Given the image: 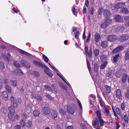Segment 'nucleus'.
<instances>
[{
  "mask_svg": "<svg viewBox=\"0 0 129 129\" xmlns=\"http://www.w3.org/2000/svg\"><path fill=\"white\" fill-rule=\"evenodd\" d=\"M20 124L22 126H23L26 125L25 121L23 119H22L20 122Z\"/></svg>",
  "mask_w": 129,
  "mask_h": 129,
  "instance_id": "nucleus-41",
  "label": "nucleus"
},
{
  "mask_svg": "<svg viewBox=\"0 0 129 129\" xmlns=\"http://www.w3.org/2000/svg\"><path fill=\"white\" fill-rule=\"evenodd\" d=\"M67 110L68 112L71 114H73L74 112L73 109L69 106H68L67 107Z\"/></svg>",
  "mask_w": 129,
  "mask_h": 129,
  "instance_id": "nucleus-18",
  "label": "nucleus"
},
{
  "mask_svg": "<svg viewBox=\"0 0 129 129\" xmlns=\"http://www.w3.org/2000/svg\"><path fill=\"white\" fill-rule=\"evenodd\" d=\"M77 103L78 104L79 108L81 109H82V106L80 101L79 100H77Z\"/></svg>",
  "mask_w": 129,
  "mask_h": 129,
  "instance_id": "nucleus-55",
  "label": "nucleus"
},
{
  "mask_svg": "<svg viewBox=\"0 0 129 129\" xmlns=\"http://www.w3.org/2000/svg\"><path fill=\"white\" fill-rule=\"evenodd\" d=\"M103 14L104 16L106 18L110 16V12L109 11L107 10H104Z\"/></svg>",
  "mask_w": 129,
  "mask_h": 129,
  "instance_id": "nucleus-13",
  "label": "nucleus"
},
{
  "mask_svg": "<svg viewBox=\"0 0 129 129\" xmlns=\"http://www.w3.org/2000/svg\"><path fill=\"white\" fill-rule=\"evenodd\" d=\"M93 125L94 126H95L96 125H99V122L97 118H95L93 122Z\"/></svg>",
  "mask_w": 129,
  "mask_h": 129,
  "instance_id": "nucleus-20",
  "label": "nucleus"
},
{
  "mask_svg": "<svg viewBox=\"0 0 129 129\" xmlns=\"http://www.w3.org/2000/svg\"><path fill=\"white\" fill-rule=\"evenodd\" d=\"M0 68L2 69H4L5 68V66L2 62L0 61Z\"/></svg>",
  "mask_w": 129,
  "mask_h": 129,
  "instance_id": "nucleus-52",
  "label": "nucleus"
},
{
  "mask_svg": "<svg viewBox=\"0 0 129 129\" xmlns=\"http://www.w3.org/2000/svg\"><path fill=\"white\" fill-rule=\"evenodd\" d=\"M12 104H13V106L14 107H17V101L14 102Z\"/></svg>",
  "mask_w": 129,
  "mask_h": 129,
  "instance_id": "nucleus-58",
  "label": "nucleus"
},
{
  "mask_svg": "<svg viewBox=\"0 0 129 129\" xmlns=\"http://www.w3.org/2000/svg\"><path fill=\"white\" fill-rule=\"evenodd\" d=\"M45 89L47 90L50 91H52V88L49 85H45L44 86Z\"/></svg>",
  "mask_w": 129,
  "mask_h": 129,
  "instance_id": "nucleus-31",
  "label": "nucleus"
},
{
  "mask_svg": "<svg viewBox=\"0 0 129 129\" xmlns=\"http://www.w3.org/2000/svg\"><path fill=\"white\" fill-rule=\"evenodd\" d=\"M112 71L111 70H110L109 71V72L107 74V76L108 77H110L112 75Z\"/></svg>",
  "mask_w": 129,
  "mask_h": 129,
  "instance_id": "nucleus-57",
  "label": "nucleus"
},
{
  "mask_svg": "<svg viewBox=\"0 0 129 129\" xmlns=\"http://www.w3.org/2000/svg\"><path fill=\"white\" fill-rule=\"evenodd\" d=\"M51 116L53 119L55 120L57 117V112L55 111H53L51 113Z\"/></svg>",
  "mask_w": 129,
  "mask_h": 129,
  "instance_id": "nucleus-16",
  "label": "nucleus"
},
{
  "mask_svg": "<svg viewBox=\"0 0 129 129\" xmlns=\"http://www.w3.org/2000/svg\"><path fill=\"white\" fill-rule=\"evenodd\" d=\"M16 74L18 75L22 76L23 74V73L20 69L15 70L14 71Z\"/></svg>",
  "mask_w": 129,
  "mask_h": 129,
  "instance_id": "nucleus-11",
  "label": "nucleus"
},
{
  "mask_svg": "<svg viewBox=\"0 0 129 129\" xmlns=\"http://www.w3.org/2000/svg\"><path fill=\"white\" fill-rule=\"evenodd\" d=\"M126 97L128 99H129V90L126 91L125 94Z\"/></svg>",
  "mask_w": 129,
  "mask_h": 129,
  "instance_id": "nucleus-60",
  "label": "nucleus"
},
{
  "mask_svg": "<svg viewBox=\"0 0 129 129\" xmlns=\"http://www.w3.org/2000/svg\"><path fill=\"white\" fill-rule=\"evenodd\" d=\"M95 113L98 119H99L102 118L101 113L100 111L98 110Z\"/></svg>",
  "mask_w": 129,
  "mask_h": 129,
  "instance_id": "nucleus-28",
  "label": "nucleus"
},
{
  "mask_svg": "<svg viewBox=\"0 0 129 129\" xmlns=\"http://www.w3.org/2000/svg\"><path fill=\"white\" fill-rule=\"evenodd\" d=\"M10 100L12 103L14 102H15L17 101L16 99L13 96H11V97Z\"/></svg>",
  "mask_w": 129,
  "mask_h": 129,
  "instance_id": "nucleus-42",
  "label": "nucleus"
},
{
  "mask_svg": "<svg viewBox=\"0 0 129 129\" xmlns=\"http://www.w3.org/2000/svg\"><path fill=\"white\" fill-rule=\"evenodd\" d=\"M43 57L45 61L46 62H48V61L49 59L48 58L44 55L43 54Z\"/></svg>",
  "mask_w": 129,
  "mask_h": 129,
  "instance_id": "nucleus-54",
  "label": "nucleus"
},
{
  "mask_svg": "<svg viewBox=\"0 0 129 129\" xmlns=\"http://www.w3.org/2000/svg\"><path fill=\"white\" fill-rule=\"evenodd\" d=\"M117 39V37L115 35H111L108 36L107 37V40L110 42H114Z\"/></svg>",
  "mask_w": 129,
  "mask_h": 129,
  "instance_id": "nucleus-3",
  "label": "nucleus"
},
{
  "mask_svg": "<svg viewBox=\"0 0 129 129\" xmlns=\"http://www.w3.org/2000/svg\"><path fill=\"white\" fill-rule=\"evenodd\" d=\"M10 83L11 85L14 86H15L17 85V82L16 81H10Z\"/></svg>",
  "mask_w": 129,
  "mask_h": 129,
  "instance_id": "nucleus-39",
  "label": "nucleus"
},
{
  "mask_svg": "<svg viewBox=\"0 0 129 129\" xmlns=\"http://www.w3.org/2000/svg\"><path fill=\"white\" fill-rule=\"evenodd\" d=\"M19 51L23 55L25 54V55L29 57H31L32 56L30 54L20 49L19 50Z\"/></svg>",
  "mask_w": 129,
  "mask_h": 129,
  "instance_id": "nucleus-17",
  "label": "nucleus"
},
{
  "mask_svg": "<svg viewBox=\"0 0 129 129\" xmlns=\"http://www.w3.org/2000/svg\"><path fill=\"white\" fill-rule=\"evenodd\" d=\"M88 56L90 58L91 56H92V51L91 49H90V50L89 52L88 53Z\"/></svg>",
  "mask_w": 129,
  "mask_h": 129,
  "instance_id": "nucleus-59",
  "label": "nucleus"
},
{
  "mask_svg": "<svg viewBox=\"0 0 129 129\" xmlns=\"http://www.w3.org/2000/svg\"><path fill=\"white\" fill-rule=\"evenodd\" d=\"M59 111L61 115H65L66 114V112L61 109L59 110Z\"/></svg>",
  "mask_w": 129,
  "mask_h": 129,
  "instance_id": "nucleus-48",
  "label": "nucleus"
},
{
  "mask_svg": "<svg viewBox=\"0 0 129 129\" xmlns=\"http://www.w3.org/2000/svg\"><path fill=\"white\" fill-rule=\"evenodd\" d=\"M120 11L121 12L123 13H128V11L126 8H123L121 9Z\"/></svg>",
  "mask_w": 129,
  "mask_h": 129,
  "instance_id": "nucleus-26",
  "label": "nucleus"
},
{
  "mask_svg": "<svg viewBox=\"0 0 129 129\" xmlns=\"http://www.w3.org/2000/svg\"><path fill=\"white\" fill-rule=\"evenodd\" d=\"M6 89L9 92H11V87L9 85H7L5 86Z\"/></svg>",
  "mask_w": 129,
  "mask_h": 129,
  "instance_id": "nucleus-33",
  "label": "nucleus"
},
{
  "mask_svg": "<svg viewBox=\"0 0 129 129\" xmlns=\"http://www.w3.org/2000/svg\"><path fill=\"white\" fill-rule=\"evenodd\" d=\"M86 61H87V67H88V69L89 70V71H90L91 70V69L90 67L89 62V60L87 59L86 60Z\"/></svg>",
  "mask_w": 129,
  "mask_h": 129,
  "instance_id": "nucleus-49",
  "label": "nucleus"
},
{
  "mask_svg": "<svg viewBox=\"0 0 129 129\" xmlns=\"http://www.w3.org/2000/svg\"><path fill=\"white\" fill-rule=\"evenodd\" d=\"M33 74L35 76L37 77H38L39 76V73L37 71H34L33 73Z\"/></svg>",
  "mask_w": 129,
  "mask_h": 129,
  "instance_id": "nucleus-61",
  "label": "nucleus"
},
{
  "mask_svg": "<svg viewBox=\"0 0 129 129\" xmlns=\"http://www.w3.org/2000/svg\"><path fill=\"white\" fill-rule=\"evenodd\" d=\"M79 31H77L75 33V38L76 39H78L79 38Z\"/></svg>",
  "mask_w": 129,
  "mask_h": 129,
  "instance_id": "nucleus-51",
  "label": "nucleus"
},
{
  "mask_svg": "<svg viewBox=\"0 0 129 129\" xmlns=\"http://www.w3.org/2000/svg\"><path fill=\"white\" fill-rule=\"evenodd\" d=\"M26 126L27 127H29L32 125V123L31 121L28 120L26 123Z\"/></svg>",
  "mask_w": 129,
  "mask_h": 129,
  "instance_id": "nucleus-34",
  "label": "nucleus"
},
{
  "mask_svg": "<svg viewBox=\"0 0 129 129\" xmlns=\"http://www.w3.org/2000/svg\"><path fill=\"white\" fill-rule=\"evenodd\" d=\"M115 20L118 22H121L123 21V19L120 15H116L115 17Z\"/></svg>",
  "mask_w": 129,
  "mask_h": 129,
  "instance_id": "nucleus-12",
  "label": "nucleus"
},
{
  "mask_svg": "<svg viewBox=\"0 0 129 129\" xmlns=\"http://www.w3.org/2000/svg\"><path fill=\"white\" fill-rule=\"evenodd\" d=\"M108 42L106 41H102L101 43V46L102 47H105L107 46Z\"/></svg>",
  "mask_w": 129,
  "mask_h": 129,
  "instance_id": "nucleus-27",
  "label": "nucleus"
},
{
  "mask_svg": "<svg viewBox=\"0 0 129 129\" xmlns=\"http://www.w3.org/2000/svg\"><path fill=\"white\" fill-rule=\"evenodd\" d=\"M26 109L27 110V112H30L31 111V107L30 104H28L26 106Z\"/></svg>",
  "mask_w": 129,
  "mask_h": 129,
  "instance_id": "nucleus-32",
  "label": "nucleus"
},
{
  "mask_svg": "<svg viewBox=\"0 0 129 129\" xmlns=\"http://www.w3.org/2000/svg\"><path fill=\"white\" fill-rule=\"evenodd\" d=\"M1 111L3 113L5 114L6 113L7 111V109L6 108L4 107H3L2 108Z\"/></svg>",
  "mask_w": 129,
  "mask_h": 129,
  "instance_id": "nucleus-47",
  "label": "nucleus"
},
{
  "mask_svg": "<svg viewBox=\"0 0 129 129\" xmlns=\"http://www.w3.org/2000/svg\"><path fill=\"white\" fill-rule=\"evenodd\" d=\"M99 120L100 122V123L101 126H103L105 124V122L103 120V119H102V118H100L99 119Z\"/></svg>",
  "mask_w": 129,
  "mask_h": 129,
  "instance_id": "nucleus-40",
  "label": "nucleus"
},
{
  "mask_svg": "<svg viewBox=\"0 0 129 129\" xmlns=\"http://www.w3.org/2000/svg\"><path fill=\"white\" fill-rule=\"evenodd\" d=\"M128 38V35H123L120 36L119 40L120 42H124L126 41Z\"/></svg>",
  "mask_w": 129,
  "mask_h": 129,
  "instance_id": "nucleus-6",
  "label": "nucleus"
},
{
  "mask_svg": "<svg viewBox=\"0 0 129 129\" xmlns=\"http://www.w3.org/2000/svg\"><path fill=\"white\" fill-rule=\"evenodd\" d=\"M21 63L22 66L25 67L26 66L27 62L25 60H23L21 61Z\"/></svg>",
  "mask_w": 129,
  "mask_h": 129,
  "instance_id": "nucleus-53",
  "label": "nucleus"
},
{
  "mask_svg": "<svg viewBox=\"0 0 129 129\" xmlns=\"http://www.w3.org/2000/svg\"><path fill=\"white\" fill-rule=\"evenodd\" d=\"M121 74L120 70H118L117 71L115 74V75L117 77H119Z\"/></svg>",
  "mask_w": 129,
  "mask_h": 129,
  "instance_id": "nucleus-43",
  "label": "nucleus"
},
{
  "mask_svg": "<svg viewBox=\"0 0 129 129\" xmlns=\"http://www.w3.org/2000/svg\"><path fill=\"white\" fill-rule=\"evenodd\" d=\"M13 65L14 66L17 68L19 67H20V64L16 61H15L13 62Z\"/></svg>",
  "mask_w": 129,
  "mask_h": 129,
  "instance_id": "nucleus-44",
  "label": "nucleus"
},
{
  "mask_svg": "<svg viewBox=\"0 0 129 129\" xmlns=\"http://www.w3.org/2000/svg\"><path fill=\"white\" fill-rule=\"evenodd\" d=\"M2 98L5 101H7L8 100V95L6 91L3 92L2 93Z\"/></svg>",
  "mask_w": 129,
  "mask_h": 129,
  "instance_id": "nucleus-9",
  "label": "nucleus"
},
{
  "mask_svg": "<svg viewBox=\"0 0 129 129\" xmlns=\"http://www.w3.org/2000/svg\"><path fill=\"white\" fill-rule=\"evenodd\" d=\"M99 51L98 49H95L93 50V53L94 55L95 56H97L99 55Z\"/></svg>",
  "mask_w": 129,
  "mask_h": 129,
  "instance_id": "nucleus-29",
  "label": "nucleus"
},
{
  "mask_svg": "<svg viewBox=\"0 0 129 129\" xmlns=\"http://www.w3.org/2000/svg\"><path fill=\"white\" fill-rule=\"evenodd\" d=\"M125 59L126 60L129 59V49H128L126 52L125 56Z\"/></svg>",
  "mask_w": 129,
  "mask_h": 129,
  "instance_id": "nucleus-19",
  "label": "nucleus"
},
{
  "mask_svg": "<svg viewBox=\"0 0 129 129\" xmlns=\"http://www.w3.org/2000/svg\"><path fill=\"white\" fill-rule=\"evenodd\" d=\"M33 115L35 117L38 116L40 114V112L38 110H35L33 112Z\"/></svg>",
  "mask_w": 129,
  "mask_h": 129,
  "instance_id": "nucleus-23",
  "label": "nucleus"
},
{
  "mask_svg": "<svg viewBox=\"0 0 129 129\" xmlns=\"http://www.w3.org/2000/svg\"><path fill=\"white\" fill-rule=\"evenodd\" d=\"M124 103H122L121 105V109L123 110H124Z\"/></svg>",
  "mask_w": 129,
  "mask_h": 129,
  "instance_id": "nucleus-64",
  "label": "nucleus"
},
{
  "mask_svg": "<svg viewBox=\"0 0 129 129\" xmlns=\"http://www.w3.org/2000/svg\"><path fill=\"white\" fill-rule=\"evenodd\" d=\"M107 64V62L105 61L101 65V68L102 69H104L106 67V66Z\"/></svg>",
  "mask_w": 129,
  "mask_h": 129,
  "instance_id": "nucleus-37",
  "label": "nucleus"
},
{
  "mask_svg": "<svg viewBox=\"0 0 129 129\" xmlns=\"http://www.w3.org/2000/svg\"><path fill=\"white\" fill-rule=\"evenodd\" d=\"M127 77V75L124 74L122 76V81L123 83L125 82L126 80Z\"/></svg>",
  "mask_w": 129,
  "mask_h": 129,
  "instance_id": "nucleus-21",
  "label": "nucleus"
},
{
  "mask_svg": "<svg viewBox=\"0 0 129 129\" xmlns=\"http://www.w3.org/2000/svg\"><path fill=\"white\" fill-rule=\"evenodd\" d=\"M115 110L117 114L120 117H122L123 116V114L121 112L119 109L118 107H116V108Z\"/></svg>",
  "mask_w": 129,
  "mask_h": 129,
  "instance_id": "nucleus-22",
  "label": "nucleus"
},
{
  "mask_svg": "<svg viewBox=\"0 0 129 129\" xmlns=\"http://www.w3.org/2000/svg\"><path fill=\"white\" fill-rule=\"evenodd\" d=\"M42 111L43 113L45 115L48 114L50 112L49 108L47 107H43Z\"/></svg>",
  "mask_w": 129,
  "mask_h": 129,
  "instance_id": "nucleus-5",
  "label": "nucleus"
},
{
  "mask_svg": "<svg viewBox=\"0 0 129 129\" xmlns=\"http://www.w3.org/2000/svg\"><path fill=\"white\" fill-rule=\"evenodd\" d=\"M80 125L83 129H87L86 126L83 124L82 123Z\"/></svg>",
  "mask_w": 129,
  "mask_h": 129,
  "instance_id": "nucleus-62",
  "label": "nucleus"
},
{
  "mask_svg": "<svg viewBox=\"0 0 129 129\" xmlns=\"http://www.w3.org/2000/svg\"><path fill=\"white\" fill-rule=\"evenodd\" d=\"M105 88H106V93H109L111 92L110 87L107 85L105 86Z\"/></svg>",
  "mask_w": 129,
  "mask_h": 129,
  "instance_id": "nucleus-25",
  "label": "nucleus"
},
{
  "mask_svg": "<svg viewBox=\"0 0 129 129\" xmlns=\"http://www.w3.org/2000/svg\"><path fill=\"white\" fill-rule=\"evenodd\" d=\"M94 37V40L96 43L99 42L101 39V37L100 35L98 33H96L95 34Z\"/></svg>",
  "mask_w": 129,
  "mask_h": 129,
  "instance_id": "nucleus-7",
  "label": "nucleus"
},
{
  "mask_svg": "<svg viewBox=\"0 0 129 129\" xmlns=\"http://www.w3.org/2000/svg\"><path fill=\"white\" fill-rule=\"evenodd\" d=\"M123 49V47L122 46H120L114 49L112 51V53H113L118 52L122 51Z\"/></svg>",
  "mask_w": 129,
  "mask_h": 129,
  "instance_id": "nucleus-8",
  "label": "nucleus"
},
{
  "mask_svg": "<svg viewBox=\"0 0 129 129\" xmlns=\"http://www.w3.org/2000/svg\"><path fill=\"white\" fill-rule=\"evenodd\" d=\"M37 101L39 102H40L42 101V96H36V98Z\"/></svg>",
  "mask_w": 129,
  "mask_h": 129,
  "instance_id": "nucleus-50",
  "label": "nucleus"
},
{
  "mask_svg": "<svg viewBox=\"0 0 129 129\" xmlns=\"http://www.w3.org/2000/svg\"><path fill=\"white\" fill-rule=\"evenodd\" d=\"M99 101L100 103L101 106H105V103L102 99L100 98H99Z\"/></svg>",
  "mask_w": 129,
  "mask_h": 129,
  "instance_id": "nucleus-38",
  "label": "nucleus"
},
{
  "mask_svg": "<svg viewBox=\"0 0 129 129\" xmlns=\"http://www.w3.org/2000/svg\"><path fill=\"white\" fill-rule=\"evenodd\" d=\"M42 68L44 69V71L46 73H48L49 72V69L45 65H44Z\"/></svg>",
  "mask_w": 129,
  "mask_h": 129,
  "instance_id": "nucleus-30",
  "label": "nucleus"
},
{
  "mask_svg": "<svg viewBox=\"0 0 129 129\" xmlns=\"http://www.w3.org/2000/svg\"><path fill=\"white\" fill-rule=\"evenodd\" d=\"M104 113L108 116H110L111 114L109 111L106 108H105L104 109Z\"/></svg>",
  "mask_w": 129,
  "mask_h": 129,
  "instance_id": "nucleus-24",
  "label": "nucleus"
},
{
  "mask_svg": "<svg viewBox=\"0 0 129 129\" xmlns=\"http://www.w3.org/2000/svg\"><path fill=\"white\" fill-rule=\"evenodd\" d=\"M33 63L35 65L40 67L42 68L44 65L41 63L38 62L36 60L34 61Z\"/></svg>",
  "mask_w": 129,
  "mask_h": 129,
  "instance_id": "nucleus-14",
  "label": "nucleus"
},
{
  "mask_svg": "<svg viewBox=\"0 0 129 129\" xmlns=\"http://www.w3.org/2000/svg\"><path fill=\"white\" fill-rule=\"evenodd\" d=\"M76 6H74L73 7L72 9V11L73 13V14L76 16H77V14L76 12H75L76 10Z\"/></svg>",
  "mask_w": 129,
  "mask_h": 129,
  "instance_id": "nucleus-35",
  "label": "nucleus"
},
{
  "mask_svg": "<svg viewBox=\"0 0 129 129\" xmlns=\"http://www.w3.org/2000/svg\"><path fill=\"white\" fill-rule=\"evenodd\" d=\"M125 3L123 2L117 3L115 4V7L116 9L124 7Z\"/></svg>",
  "mask_w": 129,
  "mask_h": 129,
  "instance_id": "nucleus-10",
  "label": "nucleus"
},
{
  "mask_svg": "<svg viewBox=\"0 0 129 129\" xmlns=\"http://www.w3.org/2000/svg\"><path fill=\"white\" fill-rule=\"evenodd\" d=\"M57 75L58 76L60 77L64 81V82L68 85H69V84L62 77V76L60 75L58 73L57 74Z\"/></svg>",
  "mask_w": 129,
  "mask_h": 129,
  "instance_id": "nucleus-56",
  "label": "nucleus"
},
{
  "mask_svg": "<svg viewBox=\"0 0 129 129\" xmlns=\"http://www.w3.org/2000/svg\"><path fill=\"white\" fill-rule=\"evenodd\" d=\"M115 95L117 98L119 100L121 99L122 97L121 91L120 89H117L115 92Z\"/></svg>",
  "mask_w": 129,
  "mask_h": 129,
  "instance_id": "nucleus-4",
  "label": "nucleus"
},
{
  "mask_svg": "<svg viewBox=\"0 0 129 129\" xmlns=\"http://www.w3.org/2000/svg\"><path fill=\"white\" fill-rule=\"evenodd\" d=\"M112 22V20L110 19H106L105 20L104 22L101 24V27L102 28H104L107 27Z\"/></svg>",
  "mask_w": 129,
  "mask_h": 129,
  "instance_id": "nucleus-2",
  "label": "nucleus"
},
{
  "mask_svg": "<svg viewBox=\"0 0 129 129\" xmlns=\"http://www.w3.org/2000/svg\"><path fill=\"white\" fill-rule=\"evenodd\" d=\"M22 117L24 119L26 118L27 117V114L25 113H24L22 115Z\"/></svg>",
  "mask_w": 129,
  "mask_h": 129,
  "instance_id": "nucleus-63",
  "label": "nucleus"
},
{
  "mask_svg": "<svg viewBox=\"0 0 129 129\" xmlns=\"http://www.w3.org/2000/svg\"><path fill=\"white\" fill-rule=\"evenodd\" d=\"M8 109L10 112V113L8 114L9 117L11 120L13 121L15 119L14 114L15 113V110L11 106L9 107Z\"/></svg>",
  "mask_w": 129,
  "mask_h": 129,
  "instance_id": "nucleus-1",
  "label": "nucleus"
},
{
  "mask_svg": "<svg viewBox=\"0 0 129 129\" xmlns=\"http://www.w3.org/2000/svg\"><path fill=\"white\" fill-rule=\"evenodd\" d=\"M124 118L125 122L126 123H128V119L127 116L126 115L124 116Z\"/></svg>",
  "mask_w": 129,
  "mask_h": 129,
  "instance_id": "nucleus-46",
  "label": "nucleus"
},
{
  "mask_svg": "<svg viewBox=\"0 0 129 129\" xmlns=\"http://www.w3.org/2000/svg\"><path fill=\"white\" fill-rule=\"evenodd\" d=\"M99 66L98 64H95L94 67V69L95 72H97L98 70Z\"/></svg>",
  "mask_w": 129,
  "mask_h": 129,
  "instance_id": "nucleus-45",
  "label": "nucleus"
},
{
  "mask_svg": "<svg viewBox=\"0 0 129 129\" xmlns=\"http://www.w3.org/2000/svg\"><path fill=\"white\" fill-rule=\"evenodd\" d=\"M125 27L123 26H119L115 29L116 32H122L124 29Z\"/></svg>",
  "mask_w": 129,
  "mask_h": 129,
  "instance_id": "nucleus-15",
  "label": "nucleus"
},
{
  "mask_svg": "<svg viewBox=\"0 0 129 129\" xmlns=\"http://www.w3.org/2000/svg\"><path fill=\"white\" fill-rule=\"evenodd\" d=\"M119 55V54H117V55H115V56L114 57L113 60L114 61V62H116L117 61L118 59L120 57Z\"/></svg>",
  "mask_w": 129,
  "mask_h": 129,
  "instance_id": "nucleus-36",
  "label": "nucleus"
}]
</instances>
